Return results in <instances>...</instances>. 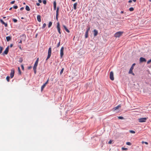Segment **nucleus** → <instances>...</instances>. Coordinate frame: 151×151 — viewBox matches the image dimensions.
I'll use <instances>...</instances> for the list:
<instances>
[{
  "mask_svg": "<svg viewBox=\"0 0 151 151\" xmlns=\"http://www.w3.org/2000/svg\"><path fill=\"white\" fill-rule=\"evenodd\" d=\"M123 33V32L119 31L116 33L114 36L116 37H119L122 35Z\"/></svg>",
  "mask_w": 151,
  "mask_h": 151,
  "instance_id": "obj_1",
  "label": "nucleus"
},
{
  "mask_svg": "<svg viewBox=\"0 0 151 151\" xmlns=\"http://www.w3.org/2000/svg\"><path fill=\"white\" fill-rule=\"evenodd\" d=\"M147 119L148 117L142 118L139 119V122H145Z\"/></svg>",
  "mask_w": 151,
  "mask_h": 151,
  "instance_id": "obj_2",
  "label": "nucleus"
},
{
  "mask_svg": "<svg viewBox=\"0 0 151 151\" xmlns=\"http://www.w3.org/2000/svg\"><path fill=\"white\" fill-rule=\"evenodd\" d=\"M20 37L22 40L25 41L26 39V36L24 34H23L20 36Z\"/></svg>",
  "mask_w": 151,
  "mask_h": 151,
  "instance_id": "obj_3",
  "label": "nucleus"
},
{
  "mask_svg": "<svg viewBox=\"0 0 151 151\" xmlns=\"http://www.w3.org/2000/svg\"><path fill=\"white\" fill-rule=\"evenodd\" d=\"M57 28L58 29V33L60 34H61V32H60V23L59 22H58L57 23Z\"/></svg>",
  "mask_w": 151,
  "mask_h": 151,
  "instance_id": "obj_4",
  "label": "nucleus"
},
{
  "mask_svg": "<svg viewBox=\"0 0 151 151\" xmlns=\"http://www.w3.org/2000/svg\"><path fill=\"white\" fill-rule=\"evenodd\" d=\"M14 74V69H12L11 70V72L10 74V77L11 78L13 77Z\"/></svg>",
  "mask_w": 151,
  "mask_h": 151,
  "instance_id": "obj_5",
  "label": "nucleus"
},
{
  "mask_svg": "<svg viewBox=\"0 0 151 151\" xmlns=\"http://www.w3.org/2000/svg\"><path fill=\"white\" fill-rule=\"evenodd\" d=\"M64 48L63 47H62L60 49V56L61 58L64 55L63 51H64Z\"/></svg>",
  "mask_w": 151,
  "mask_h": 151,
  "instance_id": "obj_6",
  "label": "nucleus"
},
{
  "mask_svg": "<svg viewBox=\"0 0 151 151\" xmlns=\"http://www.w3.org/2000/svg\"><path fill=\"white\" fill-rule=\"evenodd\" d=\"M110 78L112 81L114 80L113 73L112 71H111L110 73Z\"/></svg>",
  "mask_w": 151,
  "mask_h": 151,
  "instance_id": "obj_7",
  "label": "nucleus"
},
{
  "mask_svg": "<svg viewBox=\"0 0 151 151\" xmlns=\"http://www.w3.org/2000/svg\"><path fill=\"white\" fill-rule=\"evenodd\" d=\"M9 49V47L8 46L5 49V50L4 52L3 53V54H5L7 55L8 54Z\"/></svg>",
  "mask_w": 151,
  "mask_h": 151,
  "instance_id": "obj_8",
  "label": "nucleus"
},
{
  "mask_svg": "<svg viewBox=\"0 0 151 151\" xmlns=\"http://www.w3.org/2000/svg\"><path fill=\"white\" fill-rule=\"evenodd\" d=\"M146 61V59L143 58L141 57L139 59V61L140 63H142L143 62H145Z\"/></svg>",
  "mask_w": 151,
  "mask_h": 151,
  "instance_id": "obj_9",
  "label": "nucleus"
},
{
  "mask_svg": "<svg viewBox=\"0 0 151 151\" xmlns=\"http://www.w3.org/2000/svg\"><path fill=\"white\" fill-rule=\"evenodd\" d=\"M0 21L2 24L4 25L5 27H7L8 24L7 23H5L1 19H0Z\"/></svg>",
  "mask_w": 151,
  "mask_h": 151,
  "instance_id": "obj_10",
  "label": "nucleus"
},
{
  "mask_svg": "<svg viewBox=\"0 0 151 151\" xmlns=\"http://www.w3.org/2000/svg\"><path fill=\"white\" fill-rule=\"evenodd\" d=\"M94 35L95 37L98 34V32L97 30L96 29H94L93 31Z\"/></svg>",
  "mask_w": 151,
  "mask_h": 151,
  "instance_id": "obj_11",
  "label": "nucleus"
},
{
  "mask_svg": "<svg viewBox=\"0 0 151 151\" xmlns=\"http://www.w3.org/2000/svg\"><path fill=\"white\" fill-rule=\"evenodd\" d=\"M63 27L65 31L68 33H69L70 32V31L67 28L66 26L64 25H63Z\"/></svg>",
  "mask_w": 151,
  "mask_h": 151,
  "instance_id": "obj_12",
  "label": "nucleus"
},
{
  "mask_svg": "<svg viewBox=\"0 0 151 151\" xmlns=\"http://www.w3.org/2000/svg\"><path fill=\"white\" fill-rule=\"evenodd\" d=\"M37 21L39 22H41V16L38 15L37 16Z\"/></svg>",
  "mask_w": 151,
  "mask_h": 151,
  "instance_id": "obj_13",
  "label": "nucleus"
},
{
  "mask_svg": "<svg viewBox=\"0 0 151 151\" xmlns=\"http://www.w3.org/2000/svg\"><path fill=\"white\" fill-rule=\"evenodd\" d=\"M12 39L11 37L10 36H7L6 37V41L7 42L9 41L10 40H11Z\"/></svg>",
  "mask_w": 151,
  "mask_h": 151,
  "instance_id": "obj_14",
  "label": "nucleus"
},
{
  "mask_svg": "<svg viewBox=\"0 0 151 151\" xmlns=\"http://www.w3.org/2000/svg\"><path fill=\"white\" fill-rule=\"evenodd\" d=\"M121 106L120 105H119L117 106L114 107L113 108V109L114 111H115L117 109H118Z\"/></svg>",
  "mask_w": 151,
  "mask_h": 151,
  "instance_id": "obj_15",
  "label": "nucleus"
},
{
  "mask_svg": "<svg viewBox=\"0 0 151 151\" xmlns=\"http://www.w3.org/2000/svg\"><path fill=\"white\" fill-rule=\"evenodd\" d=\"M132 70L133 69L130 68L129 72V73L133 75L134 76L135 74L134 73H133Z\"/></svg>",
  "mask_w": 151,
  "mask_h": 151,
  "instance_id": "obj_16",
  "label": "nucleus"
},
{
  "mask_svg": "<svg viewBox=\"0 0 151 151\" xmlns=\"http://www.w3.org/2000/svg\"><path fill=\"white\" fill-rule=\"evenodd\" d=\"M38 61H39V58H38L37 59L35 62V63L34 65H36V66H37V65H38Z\"/></svg>",
  "mask_w": 151,
  "mask_h": 151,
  "instance_id": "obj_17",
  "label": "nucleus"
},
{
  "mask_svg": "<svg viewBox=\"0 0 151 151\" xmlns=\"http://www.w3.org/2000/svg\"><path fill=\"white\" fill-rule=\"evenodd\" d=\"M88 32L86 31L85 33V38H87L88 37Z\"/></svg>",
  "mask_w": 151,
  "mask_h": 151,
  "instance_id": "obj_18",
  "label": "nucleus"
},
{
  "mask_svg": "<svg viewBox=\"0 0 151 151\" xmlns=\"http://www.w3.org/2000/svg\"><path fill=\"white\" fill-rule=\"evenodd\" d=\"M51 54L48 53L47 57V58L46 60L47 61L50 57Z\"/></svg>",
  "mask_w": 151,
  "mask_h": 151,
  "instance_id": "obj_19",
  "label": "nucleus"
},
{
  "mask_svg": "<svg viewBox=\"0 0 151 151\" xmlns=\"http://www.w3.org/2000/svg\"><path fill=\"white\" fill-rule=\"evenodd\" d=\"M23 61V59L22 58L20 57L19 58V60H18L19 62V63H22V62Z\"/></svg>",
  "mask_w": 151,
  "mask_h": 151,
  "instance_id": "obj_20",
  "label": "nucleus"
},
{
  "mask_svg": "<svg viewBox=\"0 0 151 151\" xmlns=\"http://www.w3.org/2000/svg\"><path fill=\"white\" fill-rule=\"evenodd\" d=\"M52 49L51 47L49 48L48 50V53L51 54Z\"/></svg>",
  "mask_w": 151,
  "mask_h": 151,
  "instance_id": "obj_21",
  "label": "nucleus"
},
{
  "mask_svg": "<svg viewBox=\"0 0 151 151\" xmlns=\"http://www.w3.org/2000/svg\"><path fill=\"white\" fill-rule=\"evenodd\" d=\"M26 10L27 11H29L30 10V9L29 6L27 5L26 6L25 8Z\"/></svg>",
  "mask_w": 151,
  "mask_h": 151,
  "instance_id": "obj_22",
  "label": "nucleus"
},
{
  "mask_svg": "<svg viewBox=\"0 0 151 151\" xmlns=\"http://www.w3.org/2000/svg\"><path fill=\"white\" fill-rule=\"evenodd\" d=\"M77 5V3H74L73 4V8L74 9H76V6Z\"/></svg>",
  "mask_w": 151,
  "mask_h": 151,
  "instance_id": "obj_23",
  "label": "nucleus"
},
{
  "mask_svg": "<svg viewBox=\"0 0 151 151\" xmlns=\"http://www.w3.org/2000/svg\"><path fill=\"white\" fill-rule=\"evenodd\" d=\"M52 22H49L48 25V28H50L51 26L52 25Z\"/></svg>",
  "mask_w": 151,
  "mask_h": 151,
  "instance_id": "obj_24",
  "label": "nucleus"
},
{
  "mask_svg": "<svg viewBox=\"0 0 151 151\" xmlns=\"http://www.w3.org/2000/svg\"><path fill=\"white\" fill-rule=\"evenodd\" d=\"M135 65H136L135 63H133L132 65V66H131V67L130 68L133 70V69L134 68V67Z\"/></svg>",
  "mask_w": 151,
  "mask_h": 151,
  "instance_id": "obj_25",
  "label": "nucleus"
},
{
  "mask_svg": "<svg viewBox=\"0 0 151 151\" xmlns=\"http://www.w3.org/2000/svg\"><path fill=\"white\" fill-rule=\"evenodd\" d=\"M129 11L132 12L133 11V10H134V8L133 7H131L129 8Z\"/></svg>",
  "mask_w": 151,
  "mask_h": 151,
  "instance_id": "obj_26",
  "label": "nucleus"
},
{
  "mask_svg": "<svg viewBox=\"0 0 151 151\" xmlns=\"http://www.w3.org/2000/svg\"><path fill=\"white\" fill-rule=\"evenodd\" d=\"M3 49V47H1V46H0V54L2 53Z\"/></svg>",
  "mask_w": 151,
  "mask_h": 151,
  "instance_id": "obj_27",
  "label": "nucleus"
},
{
  "mask_svg": "<svg viewBox=\"0 0 151 151\" xmlns=\"http://www.w3.org/2000/svg\"><path fill=\"white\" fill-rule=\"evenodd\" d=\"M12 21L14 23H16L17 22V20L16 19L13 18V19H12Z\"/></svg>",
  "mask_w": 151,
  "mask_h": 151,
  "instance_id": "obj_28",
  "label": "nucleus"
},
{
  "mask_svg": "<svg viewBox=\"0 0 151 151\" xmlns=\"http://www.w3.org/2000/svg\"><path fill=\"white\" fill-rule=\"evenodd\" d=\"M6 80L8 82L9 81L10 77L9 76H7L6 77Z\"/></svg>",
  "mask_w": 151,
  "mask_h": 151,
  "instance_id": "obj_29",
  "label": "nucleus"
},
{
  "mask_svg": "<svg viewBox=\"0 0 151 151\" xmlns=\"http://www.w3.org/2000/svg\"><path fill=\"white\" fill-rule=\"evenodd\" d=\"M64 70V69L63 68H62V69L61 70L60 73V75H61V74H62V73H63V72Z\"/></svg>",
  "mask_w": 151,
  "mask_h": 151,
  "instance_id": "obj_30",
  "label": "nucleus"
},
{
  "mask_svg": "<svg viewBox=\"0 0 151 151\" xmlns=\"http://www.w3.org/2000/svg\"><path fill=\"white\" fill-rule=\"evenodd\" d=\"M59 9V7H58L57 8V9H56V14H58Z\"/></svg>",
  "mask_w": 151,
  "mask_h": 151,
  "instance_id": "obj_31",
  "label": "nucleus"
},
{
  "mask_svg": "<svg viewBox=\"0 0 151 151\" xmlns=\"http://www.w3.org/2000/svg\"><path fill=\"white\" fill-rule=\"evenodd\" d=\"M18 72H19V74L20 75H21V70H20V68L19 67H18Z\"/></svg>",
  "mask_w": 151,
  "mask_h": 151,
  "instance_id": "obj_32",
  "label": "nucleus"
},
{
  "mask_svg": "<svg viewBox=\"0 0 151 151\" xmlns=\"http://www.w3.org/2000/svg\"><path fill=\"white\" fill-rule=\"evenodd\" d=\"M58 14H56V20L58 21Z\"/></svg>",
  "mask_w": 151,
  "mask_h": 151,
  "instance_id": "obj_33",
  "label": "nucleus"
},
{
  "mask_svg": "<svg viewBox=\"0 0 151 151\" xmlns=\"http://www.w3.org/2000/svg\"><path fill=\"white\" fill-rule=\"evenodd\" d=\"M122 150H128V148L123 147L122 148Z\"/></svg>",
  "mask_w": 151,
  "mask_h": 151,
  "instance_id": "obj_34",
  "label": "nucleus"
},
{
  "mask_svg": "<svg viewBox=\"0 0 151 151\" xmlns=\"http://www.w3.org/2000/svg\"><path fill=\"white\" fill-rule=\"evenodd\" d=\"M60 40H59V42L58 43L57 45V47H59V46H60Z\"/></svg>",
  "mask_w": 151,
  "mask_h": 151,
  "instance_id": "obj_35",
  "label": "nucleus"
},
{
  "mask_svg": "<svg viewBox=\"0 0 151 151\" xmlns=\"http://www.w3.org/2000/svg\"><path fill=\"white\" fill-rule=\"evenodd\" d=\"M45 86L44 84H43V85L41 86V91H42L43 90V89L44 88Z\"/></svg>",
  "mask_w": 151,
  "mask_h": 151,
  "instance_id": "obj_36",
  "label": "nucleus"
},
{
  "mask_svg": "<svg viewBox=\"0 0 151 151\" xmlns=\"http://www.w3.org/2000/svg\"><path fill=\"white\" fill-rule=\"evenodd\" d=\"M54 7H56V2L55 1L53 2Z\"/></svg>",
  "mask_w": 151,
  "mask_h": 151,
  "instance_id": "obj_37",
  "label": "nucleus"
},
{
  "mask_svg": "<svg viewBox=\"0 0 151 151\" xmlns=\"http://www.w3.org/2000/svg\"><path fill=\"white\" fill-rule=\"evenodd\" d=\"M118 118L120 119H124V118L123 116H118Z\"/></svg>",
  "mask_w": 151,
  "mask_h": 151,
  "instance_id": "obj_38",
  "label": "nucleus"
},
{
  "mask_svg": "<svg viewBox=\"0 0 151 151\" xmlns=\"http://www.w3.org/2000/svg\"><path fill=\"white\" fill-rule=\"evenodd\" d=\"M126 144L127 145H131V143L130 142H127L126 143Z\"/></svg>",
  "mask_w": 151,
  "mask_h": 151,
  "instance_id": "obj_39",
  "label": "nucleus"
},
{
  "mask_svg": "<svg viewBox=\"0 0 151 151\" xmlns=\"http://www.w3.org/2000/svg\"><path fill=\"white\" fill-rule=\"evenodd\" d=\"M46 24L45 23H44V24H43V26H42V28L43 29H44L45 27H46Z\"/></svg>",
  "mask_w": 151,
  "mask_h": 151,
  "instance_id": "obj_40",
  "label": "nucleus"
},
{
  "mask_svg": "<svg viewBox=\"0 0 151 151\" xmlns=\"http://www.w3.org/2000/svg\"><path fill=\"white\" fill-rule=\"evenodd\" d=\"M43 3L44 4H46L47 3V1L46 0H43Z\"/></svg>",
  "mask_w": 151,
  "mask_h": 151,
  "instance_id": "obj_41",
  "label": "nucleus"
},
{
  "mask_svg": "<svg viewBox=\"0 0 151 151\" xmlns=\"http://www.w3.org/2000/svg\"><path fill=\"white\" fill-rule=\"evenodd\" d=\"M129 132L130 133L133 134H134L135 133V132L133 130H130Z\"/></svg>",
  "mask_w": 151,
  "mask_h": 151,
  "instance_id": "obj_42",
  "label": "nucleus"
},
{
  "mask_svg": "<svg viewBox=\"0 0 151 151\" xmlns=\"http://www.w3.org/2000/svg\"><path fill=\"white\" fill-rule=\"evenodd\" d=\"M37 66L34 65L33 67V70H36Z\"/></svg>",
  "mask_w": 151,
  "mask_h": 151,
  "instance_id": "obj_43",
  "label": "nucleus"
},
{
  "mask_svg": "<svg viewBox=\"0 0 151 151\" xmlns=\"http://www.w3.org/2000/svg\"><path fill=\"white\" fill-rule=\"evenodd\" d=\"M142 144H143L144 143H145L146 145L148 144V143L146 142L142 141Z\"/></svg>",
  "mask_w": 151,
  "mask_h": 151,
  "instance_id": "obj_44",
  "label": "nucleus"
},
{
  "mask_svg": "<svg viewBox=\"0 0 151 151\" xmlns=\"http://www.w3.org/2000/svg\"><path fill=\"white\" fill-rule=\"evenodd\" d=\"M13 8L14 9H16L18 8V6H13Z\"/></svg>",
  "mask_w": 151,
  "mask_h": 151,
  "instance_id": "obj_45",
  "label": "nucleus"
},
{
  "mask_svg": "<svg viewBox=\"0 0 151 151\" xmlns=\"http://www.w3.org/2000/svg\"><path fill=\"white\" fill-rule=\"evenodd\" d=\"M151 62V59L149 60L147 62V64H149Z\"/></svg>",
  "mask_w": 151,
  "mask_h": 151,
  "instance_id": "obj_46",
  "label": "nucleus"
},
{
  "mask_svg": "<svg viewBox=\"0 0 151 151\" xmlns=\"http://www.w3.org/2000/svg\"><path fill=\"white\" fill-rule=\"evenodd\" d=\"M90 27H89L88 29H87V30L86 31H88V32H89V30H90Z\"/></svg>",
  "mask_w": 151,
  "mask_h": 151,
  "instance_id": "obj_47",
  "label": "nucleus"
},
{
  "mask_svg": "<svg viewBox=\"0 0 151 151\" xmlns=\"http://www.w3.org/2000/svg\"><path fill=\"white\" fill-rule=\"evenodd\" d=\"M15 2V1H11L10 3L11 4H14V2Z\"/></svg>",
  "mask_w": 151,
  "mask_h": 151,
  "instance_id": "obj_48",
  "label": "nucleus"
},
{
  "mask_svg": "<svg viewBox=\"0 0 151 151\" xmlns=\"http://www.w3.org/2000/svg\"><path fill=\"white\" fill-rule=\"evenodd\" d=\"M21 68H22V70H24V66L23 65H21Z\"/></svg>",
  "mask_w": 151,
  "mask_h": 151,
  "instance_id": "obj_49",
  "label": "nucleus"
},
{
  "mask_svg": "<svg viewBox=\"0 0 151 151\" xmlns=\"http://www.w3.org/2000/svg\"><path fill=\"white\" fill-rule=\"evenodd\" d=\"M35 74H36L37 72L36 70H33Z\"/></svg>",
  "mask_w": 151,
  "mask_h": 151,
  "instance_id": "obj_50",
  "label": "nucleus"
},
{
  "mask_svg": "<svg viewBox=\"0 0 151 151\" xmlns=\"http://www.w3.org/2000/svg\"><path fill=\"white\" fill-rule=\"evenodd\" d=\"M132 0H129V1H128V2H129V3H132Z\"/></svg>",
  "mask_w": 151,
  "mask_h": 151,
  "instance_id": "obj_51",
  "label": "nucleus"
},
{
  "mask_svg": "<svg viewBox=\"0 0 151 151\" xmlns=\"http://www.w3.org/2000/svg\"><path fill=\"white\" fill-rule=\"evenodd\" d=\"M112 142V141H111V140H110L109 141V143L111 144Z\"/></svg>",
  "mask_w": 151,
  "mask_h": 151,
  "instance_id": "obj_52",
  "label": "nucleus"
},
{
  "mask_svg": "<svg viewBox=\"0 0 151 151\" xmlns=\"http://www.w3.org/2000/svg\"><path fill=\"white\" fill-rule=\"evenodd\" d=\"M49 79H48L47 81L45 83H46V84H47L48 83V82L49 81Z\"/></svg>",
  "mask_w": 151,
  "mask_h": 151,
  "instance_id": "obj_53",
  "label": "nucleus"
},
{
  "mask_svg": "<svg viewBox=\"0 0 151 151\" xmlns=\"http://www.w3.org/2000/svg\"><path fill=\"white\" fill-rule=\"evenodd\" d=\"M31 68H32V67L31 66H29L28 67V69H30Z\"/></svg>",
  "mask_w": 151,
  "mask_h": 151,
  "instance_id": "obj_54",
  "label": "nucleus"
},
{
  "mask_svg": "<svg viewBox=\"0 0 151 151\" xmlns=\"http://www.w3.org/2000/svg\"><path fill=\"white\" fill-rule=\"evenodd\" d=\"M36 4H37V6H40V3H37Z\"/></svg>",
  "mask_w": 151,
  "mask_h": 151,
  "instance_id": "obj_55",
  "label": "nucleus"
},
{
  "mask_svg": "<svg viewBox=\"0 0 151 151\" xmlns=\"http://www.w3.org/2000/svg\"><path fill=\"white\" fill-rule=\"evenodd\" d=\"M24 9V8L23 7H22L21 8L20 10L22 11V10H23Z\"/></svg>",
  "mask_w": 151,
  "mask_h": 151,
  "instance_id": "obj_56",
  "label": "nucleus"
},
{
  "mask_svg": "<svg viewBox=\"0 0 151 151\" xmlns=\"http://www.w3.org/2000/svg\"><path fill=\"white\" fill-rule=\"evenodd\" d=\"M22 41L20 40V41L19 42V43H21Z\"/></svg>",
  "mask_w": 151,
  "mask_h": 151,
  "instance_id": "obj_57",
  "label": "nucleus"
},
{
  "mask_svg": "<svg viewBox=\"0 0 151 151\" xmlns=\"http://www.w3.org/2000/svg\"><path fill=\"white\" fill-rule=\"evenodd\" d=\"M38 1L40 3H41L42 2L41 0H38Z\"/></svg>",
  "mask_w": 151,
  "mask_h": 151,
  "instance_id": "obj_58",
  "label": "nucleus"
},
{
  "mask_svg": "<svg viewBox=\"0 0 151 151\" xmlns=\"http://www.w3.org/2000/svg\"><path fill=\"white\" fill-rule=\"evenodd\" d=\"M10 47H12L13 46V44H10Z\"/></svg>",
  "mask_w": 151,
  "mask_h": 151,
  "instance_id": "obj_59",
  "label": "nucleus"
},
{
  "mask_svg": "<svg viewBox=\"0 0 151 151\" xmlns=\"http://www.w3.org/2000/svg\"><path fill=\"white\" fill-rule=\"evenodd\" d=\"M56 7H54V9L55 10H56Z\"/></svg>",
  "mask_w": 151,
  "mask_h": 151,
  "instance_id": "obj_60",
  "label": "nucleus"
},
{
  "mask_svg": "<svg viewBox=\"0 0 151 151\" xmlns=\"http://www.w3.org/2000/svg\"><path fill=\"white\" fill-rule=\"evenodd\" d=\"M12 9V7H11V8H10L9 10H11Z\"/></svg>",
  "mask_w": 151,
  "mask_h": 151,
  "instance_id": "obj_61",
  "label": "nucleus"
},
{
  "mask_svg": "<svg viewBox=\"0 0 151 151\" xmlns=\"http://www.w3.org/2000/svg\"><path fill=\"white\" fill-rule=\"evenodd\" d=\"M133 0V1L134 2H136V0Z\"/></svg>",
  "mask_w": 151,
  "mask_h": 151,
  "instance_id": "obj_62",
  "label": "nucleus"
},
{
  "mask_svg": "<svg viewBox=\"0 0 151 151\" xmlns=\"http://www.w3.org/2000/svg\"><path fill=\"white\" fill-rule=\"evenodd\" d=\"M124 13V12L123 11H122L121 12V13Z\"/></svg>",
  "mask_w": 151,
  "mask_h": 151,
  "instance_id": "obj_63",
  "label": "nucleus"
},
{
  "mask_svg": "<svg viewBox=\"0 0 151 151\" xmlns=\"http://www.w3.org/2000/svg\"><path fill=\"white\" fill-rule=\"evenodd\" d=\"M73 1H75L76 0H71Z\"/></svg>",
  "mask_w": 151,
  "mask_h": 151,
  "instance_id": "obj_64",
  "label": "nucleus"
}]
</instances>
